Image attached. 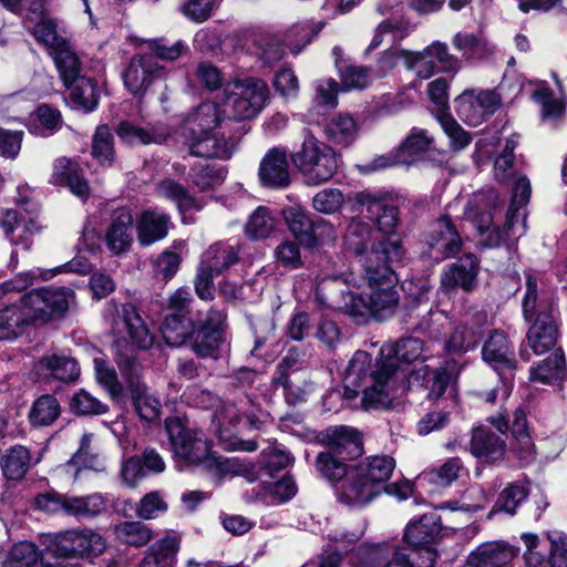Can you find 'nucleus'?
Listing matches in <instances>:
<instances>
[{
  "instance_id": "58836bf2",
  "label": "nucleus",
  "mask_w": 567,
  "mask_h": 567,
  "mask_svg": "<svg viewBox=\"0 0 567 567\" xmlns=\"http://www.w3.org/2000/svg\"><path fill=\"white\" fill-rule=\"evenodd\" d=\"M471 453L480 458L497 461L505 453V442L489 429L477 427L473 431Z\"/></svg>"
},
{
  "instance_id": "4be33fe9",
  "label": "nucleus",
  "mask_w": 567,
  "mask_h": 567,
  "mask_svg": "<svg viewBox=\"0 0 567 567\" xmlns=\"http://www.w3.org/2000/svg\"><path fill=\"white\" fill-rule=\"evenodd\" d=\"M214 416L220 426H236L245 419L255 429L260 427L268 419V414L255 406L248 398L240 399L234 403H223L218 406Z\"/></svg>"
},
{
  "instance_id": "423d86ee",
  "label": "nucleus",
  "mask_w": 567,
  "mask_h": 567,
  "mask_svg": "<svg viewBox=\"0 0 567 567\" xmlns=\"http://www.w3.org/2000/svg\"><path fill=\"white\" fill-rule=\"evenodd\" d=\"M267 83L258 78H246L226 84L224 107L227 118L244 121L257 116L269 99Z\"/></svg>"
},
{
  "instance_id": "a211bd4d",
  "label": "nucleus",
  "mask_w": 567,
  "mask_h": 567,
  "mask_svg": "<svg viewBox=\"0 0 567 567\" xmlns=\"http://www.w3.org/2000/svg\"><path fill=\"white\" fill-rule=\"evenodd\" d=\"M164 78V69L152 54L134 55L123 72L125 87L134 95L144 94L151 85Z\"/></svg>"
},
{
  "instance_id": "f8f14e48",
  "label": "nucleus",
  "mask_w": 567,
  "mask_h": 567,
  "mask_svg": "<svg viewBox=\"0 0 567 567\" xmlns=\"http://www.w3.org/2000/svg\"><path fill=\"white\" fill-rule=\"evenodd\" d=\"M357 202L361 206L367 207L369 215L374 218L381 234H375L369 224L357 218L350 221L347 233H349L351 225L357 221L369 228L373 241H385L390 238H396L402 245L400 237L394 233L399 221V209L388 196L362 192L358 194Z\"/></svg>"
},
{
  "instance_id": "2eb2a0df",
  "label": "nucleus",
  "mask_w": 567,
  "mask_h": 567,
  "mask_svg": "<svg viewBox=\"0 0 567 567\" xmlns=\"http://www.w3.org/2000/svg\"><path fill=\"white\" fill-rule=\"evenodd\" d=\"M458 116L468 125L476 126L501 106L499 95L492 90H466L455 100Z\"/></svg>"
},
{
  "instance_id": "0e129e2a",
  "label": "nucleus",
  "mask_w": 567,
  "mask_h": 567,
  "mask_svg": "<svg viewBox=\"0 0 567 567\" xmlns=\"http://www.w3.org/2000/svg\"><path fill=\"white\" fill-rule=\"evenodd\" d=\"M92 154L101 164L111 163L113 161V135L109 126H97L93 136Z\"/></svg>"
},
{
  "instance_id": "5701e85b",
  "label": "nucleus",
  "mask_w": 567,
  "mask_h": 567,
  "mask_svg": "<svg viewBox=\"0 0 567 567\" xmlns=\"http://www.w3.org/2000/svg\"><path fill=\"white\" fill-rule=\"evenodd\" d=\"M441 532L440 517L435 512L423 514L419 519L412 520L408 524L404 533L405 542L412 547L420 548L427 559V550L436 554L431 547L436 536ZM423 561L422 564H425Z\"/></svg>"
},
{
  "instance_id": "bf43d9fd",
  "label": "nucleus",
  "mask_w": 567,
  "mask_h": 567,
  "mask_svg": "<svg viewBox=\"0 0 567 567\" xmlns=\"http://www.w3.org/2000/svg\"><path fill=\"white\" fill-rule=\"evenodd\" d=\"M70 410L78 415H99L106 413L109 406L87 391L81 389L72 395Z\"/></svg>"
},
{
  "instance_id": "4468645a",
  "label": "nucleus",
  "mask_w": 567,
  "mask_h": 567,
  "mask_svg": "<svg viewBox=\"0 0 567 567\" xmlns=\"http://www.w3.org/2000/svg\"><path fill=\"white\" fill-rule=\"evenodd\" d=\"M289 230L296 239L306 247H315L334 238L333 226L322 219H311L308 212L299 205L282 210Z\"/></svg>"
},
{
  "instance_id": "ddd939ff",
  "label": "nucleus",
  "mask_w": 567,
  "mask_h": 567,
  "mask_svg": "<svg viewBox=\"0 0 567 567\" xmlns=\"http://www.w3.org/2000/svg\"><path fill=\"white\" fill-rule=\"evenodd\" d=\"M117 365L123 375L127 378L131 386L133 405L141 419L153 422L156 421L162 411V404L148 390V388L138 382L141 365L132 351L126 353L117 352Z\"/></svg>"
},
{
  "instance_id": "9b49d317",
  "label": "nucleus",
  "mask_w": 567,
  "mask_h": 567,
  "mask_svg": "<svg viewBox=\"0 0 567 567\" xmlns=\"http://www.w3.org/2000/svg\"><path fill=\"white\" fill-rule=\"evenodd\" d=\"M34 503L37 508L48 513H63L76 518H91L106 509V501L99 493L85 496L43 493L35 497Z\"/></svg>"
},
{
  "instance_id": "412c9836",
  "label": "nucleus",
  "mask_w": 567,
  "mask_h": 567,
  "mask_svg": "<svg viewBox=\"0 0 567 567\" xmlns=\"http://www.w3.org/2000/svg\"><path fill=\"white\" fill-rule=\"evenodd\" d=\"M104 241L107 249L115 256L130 250L133 243V217L128 208L121 207L112 213L105 229Z\"/></svg>"
},
{
  "instance_id": "b1692460",
  "label": "nucleus",
  "mask_w": 567,
  "mask_h": 567,
  "mask_svg": "<svg viewBox=\"0 0 567 567\" xmlns=\"http://www.w3.org/2000/svg\"><path fill=\"white\" fill-rule=\"evenodd\" d=\"M337 495L340 502L350 506H362L371 502L378 493L363 477L354 465L337 486Z\"/></svg>"
},
{
  "instance_id": "ea45409f",
  "label": "nucleus",
  "mask_w": 567,
  "mask_h": 567,
  "mask_svg": "<svg viewBox=\"0 0 567 567\" xmlns=\"http://www.w3.org/2000/svg\"><path fill=\"white\" fill-rule=\"evenodd\" d=\"M33 324L28 310L10 305L0 309V340H13L24 331L28 324Z\"/></svg>"
},
{
  "instance_id": "338daca9",
  "label": "nucleus",
  "mask_w": 567,
  "mask_h": 567,
  "mask_svg": "<svg viewBox=\"0 0 567 567\" xmlns=\"http://www.w3.org/2000/svg\"><path fill=\"white\" fill-rule=\"evenodd\" d=\"M29 29L34 38L47 45L50 51L56 48L60 42H64L66 40L58 34L55 23L47 17H40V20L33 22Z\"/></svg>"
},
{
  "instance_id": "6ab92c4d",
  "label": "nucleus",
  "mask_w": 567,
  "mask_h": 567,
  "mask_svg": "<svg viewBox=\"0 0 567 567\" xmlns=\"http://www.w3.org/2000/svg\"><path fill=\"white\" fill-rule=\"evenodd\" d=\"M427 563L419 564L410 561L403 554L395 551L393 547L379 544L361 548V567H435L437 554L427 550Z\"/></svg>"
},
{
  "instance_id": "aec40b11",
  "label": "nucleus",
  "mask_w": 567,
  "mask_h": 567,
  "mask_svg": "<svg viewBox=\"0 0 567 567\" xmlns=\"http://www.w3.org/2000/svg\"><path fill=\"white\" fill-rule=\"evenodd\" d=\"M477 275L478 261L475 256L467 254L444 268L441 275V289L445 293L456 288L472 291L476 287Z\"/></svg>"
},
{
  "instance_id": "79ce46f5",
  "label": "nucleus",
  "mask_w": 567,
  "mask_h": 567,
  "mask_svg": "<svg viewBox=\"0 0 567 567\" xmlns=\"http://www.w3.org/2000/svg\"><path fill=\"white\" fill-rule=\"evenodd\" d=\"M237 261L238 250L235 246L217 243L204 252L200 266L220 275Z\"/></svg>"
},
{
  "instance_id": "f257e3e1",
  "label": "nucleus",
  "mask_w": 567,
  "mask_h": 567,
  "mask_svg": "<svg viewBox=\"0 0 567 567\" xmlns=\"http://www.w3.org/2000/svg\"><path fill=\"white\" fill-rule=\"evenodd\" d=\"M346 245L357 258L362 276L350 272L334 275L331 279L351 287H360V281L363 280L367 288L362 293H344L340 308L349 316L361 319L371 317L383 321L393 317L400 302L393 265L403 259V246L396 238L373 241L369 228L357 221L351 225L346 236Z\"/></svg>"
},
{
  "instance_id": "864d4df0",
  "label": "nucleus",
  "mask_w": 567,
  "mask_h": 567,
  "mask_svg": "<svg viewBox=\"0 0 567 567\" xmlns=\"http://www.w3.org/2000/svg\"><path fill=\"white\" fill-rule=\"evenodd\" d=\"M114 534L123 544L141 547L153 538L152 529L141 522H124L115 526Z\"/></svg>"
},
{
  "instance_id": "2f4dec72",
  "label": "nucleus",
  "mask_w": 567,
  "mask_h": 567,
  "mask_svg": "<svg viewBox=\"0 0 567 567\" xmlns=\"http://www.w3.org/2000/svg\"><path fill=\"white\" fill-rule=\"evenodd\" d=\"M116 134L125 144L147 145L152 143H164L167 140L169 132L163 125L141 126L130 121H122L116 128Z\"/></svg>"
},
{
  "instance_id": "bb28decb",
  "label": "nucleus",
  "mask_w": 567,
  "mask_h": 567,
  "mask_svg": "<svg viewBox=\"0 0 567 567\" xmlns=\"http://www.w3.org/2000/svg\"><path fill=\"white\" fill-rule=\"evenodd\" d=\"M322 442L330 445L331 452L342 458H353L362 453L361 435L350 426L339 425L327 429L322 433Z\"/></svg>"
},
{
  "instance_id": "72a5a7b5",
  "label": "nucleus",
  "mask_w": 567,
  "mask_h": 567,
  "mask_svg": "<svg viewBox=\"0 0 567 567\" xmlns=\"http://www.w3.org/2000/svg\"><path fill=\"white\" fill-rule=\"evenodd\" d=\"M179 548L181 536L167 534L148 548L141 567H175Z\"/></svg>"
},
{
  "instance_id": "4c0bfd02",
  "label": "nucleus",
  "mask_w": 567,
  "mask_h": 567,
  "mask_svg": "<svg viewBox=\"0 0 567 567\" xmlns=\"http://www.w3.org/2000/svg\"><path fill=\"white\" fill-rule=\"evenodd\" d=\"M565 355L560 350L553 352L529 371V380L542 384H558L567 375Z\"/></svg>"
},
{
  "instance_id": "c03bdc74",
  "label": "nucleus",
  "mask_w": 567,
  "mask_h": 567,
  "mask_svg": "<svg viewBox=\"0 0 567 567\" xmlns=\"http://www.w3.org/2000/svg\"><path fill=\"white\" fill-rule=\"evenodd\" d=\"M359 126L355 120L349 114H338L326 125L327 137L334 144L348 146L358 135Z\"/></svg>"
},
{
  "instance_id": "37998d69",
  "label": "nucleus",
  "mask_w": 567,
  "mask_h": 567,
  "mask_svg": "<svg viewBox=\"0 0 567 567\" xmlns=\"http://www.w3.org/2000/svg\"><path fill=\"white\" fill-rule=\"evenodd\" d=\"M558 326L556 320L532 323L527 331V342L535 354L549 350L557 340Z\"/></svg>"
},
{
  "instance_id": "f3484780",
  "label": "nucleus",
  "mask_w": 567,
  "mask_h": 567,
  "mask_svg": "<svg viewBox=\"0 0 567 567\" xmlns=\"http://www.w3.org/2000/svg\"><path fill=\"white\" fill-rule=\"evenodd\" d=\"M523 315L527 322L556 320L558 311L555 307L553 293L538 286L537 278L533 274L526 275V291L523 299Z\"/></svg>"
},
{
  "instance_id": "49530a36",
  "label": "nucleus",
  "mask_w": 567,
  "mask_h": 567,
  "mask_svg": "<svg viewBox=\"0 0 567 567\" xmlns=\"http://www.w3.org/2000/svg\"><path fill=\"white\" fill-rule=\"evenodd\" d=\"M66 86L70 87L69 99L74 109L91 112L96 107V87L91 79L81 76Z\"/></svg>"
},
{
  "instance_id": "13d9d810",
  "label": "nucleus",
  "mask_w": 567,
  "mask_h": 567,
  "mask_svg": "<svg viewBox=\"0 0 567 567\" xmlns=\"http://www.w3.org/2000/svg\"><path fill=\"white\" fill-rule=\"evenodd\" d=\"M400 55L406 68L414 70L416 75L423 80L430 79L437 70L435 60L429 52V47L421 52L401 50Z\"/></svg>"
},
{
  "instance_id": "7c9ffc66",
  "label": "nucleus",
  "mask_w": 567,
  "mask_h": 567,
  "mask_svg": "<svg viewBox=\"0 0 567 567\" xmlns=\"http://www.w3.org/2000/svg\"><path fill=\"white\" fill-rule=\"evenodd\" d=\"M169 216L156 209L144 210L136 223L137 239L142 246H151L168 234Z\"/></svg>"
},
{
  "instance_id": "052dcab7",
  "label": "nucleus",
  "mask_w": 567,
  "mask_h": 567,
  "mask_svg": "<svg viewBox=\"0 0 567 567\" xmlns=\"http://www.w3.org/2000/svg\"><path fill=\"white\" fill-rule=\"evenodd\" d=\"M319 29L309 23H298L292 25L284 35V43L290 51L298 54L302 48L312 41Z\"/></svg>"
},
{
  "instance_id": "cd10ccee",
  "label": "nucleus",
  "mask_w": 567,
  "mask_h": 567,
  "mask_svg": "<svg viewBox=\"0 0 567 567\" xmlns=\"http://www.w3.org/2000/svg\"><path fill=\"white\" fill-rule=\"evenodd\" d=\"M50 182L54 185L68 186L72 194L83 200L90 195L89 183L82 176L78 163L66 157H60L54 161Z\"/></svg>"
},
{
  "instance_id": "f03ea898",
  "label": "nucleus",
  "mask_w": 567,
  "mask_h": 567,
  "mask_svg": "<svg viewBox=\"0 0 567 567\" xmlns=\"http://www.w3.org/2000/svg\"><path fill=\"white\" fill-rule=\"evenodd\" d=\"M400 380L393 360L382 354L373 359L367 351L358 350L343 371V396L351 400L361 391L364 410L389 409L398 395Z\"/></svg>"
},
{
  "instance_id": "e433bc0d",
  "label": "nucleus",
  "mask_w": 567,
  "mask_h": 567,
  "mask_svg": "<svg viewBox=\"0 0 567 567\" xmlns=\"http://www.w3.org/2000/svg\"><path fill=\"white\" fill-rule=\"evenodd\" d=\"M380 354H382L384 359L393 360L396 367H399V361L412 363L422 357L423 342L419 338L414 337L403 338L396 343H386L382 346ZM398 370L401 378V386L405 379V373L401 372L400 368H398Z\"/></svg>"
},
{
  "instance_id": "09e8293b",
  "label": "nucleus",
  "mask_w": 567,
  "mask_h": 567,
  "mask_svg": "<svg viewBox=\"0 0 567 567\" xmlns=\"http://www.w3.org/2000/svg\"><path fill=\"white\" fill-rule=\"evenodd\" d=\"M461 468L462 462L460 458L452 457L441 466L423 472L419 480L420 482L427 483L433 487H446L458 477Z\"/></svg>"
},
{
  "instance_id": "c756f323",
  "label": "nucleus",
  "mask_w": 567,
  "mask_h": 567,
  "mask_svg": "<svg viewBox=\"0 0 567 567\" xmlns=\"http://www.w3.org/2000/svg\"><path fill=\"white\" fill-rule=\"evenodd\" d=\"M516 550L503 543H485L480 545L467 557L468 567H511Z\"/></svg>"
},
{
  "instance_id": "a19ab883",
  "label": "nucleus",
  "mask_w": 567,
  "mask_h": 567,
  "mask_svg": "<svg viewBox=\"0 0 567 567\" xmlns=\"http://www.w3.org/2000/svg\"><path fill=\"white\" fill-rule=\"evenodd\" d=\"M65 85L81 78V62L68 40L50 51Z\"/></svg>"
},
{
  "instance_id": "a18cd8bd",
  "label": "nucleus",
  "mask_w": 567,
  "mask_h": 567,
  "mask_svg": "<svg viewBox=\"0 0 567 567\" xmlns=\"http://www.w3.org/2000/svg\"><path fill=\"white\" fill-rule=\"evenodd\" d=\"M156 194L162 198L175 203L182 214L192 209L199 210L202 208L183 185L171 178L164 179L156 185Z\"/></svg>"
},
{
  "instance_id": "473e14b6",
  "label": "nucleus",
  "mask_w": 567,
  "mask_h": 567,
  "mask_svg": "<svg viewBox=\"0 0 567 567\" xmlns=\"http://www.w3.org/2000/svg\"><path fill=\"white\" fill-rule=\"evenodd\" d=\"M0 227L12 245H21L25 250L30 249L33 243L32 236L41 228L33 219L21 224L18 214L11 209L2 212Z\"/></svg>"
},
{
  "instance_id": "de8ad7c7",
  "label": "nucleus",
  "mask_w": 567,
  "mask_h": 567,
  "mask_svg": "<svg viewBox=\"0 0 567 567\" xmlns=\"http://www.w3.org/2000/svg\"><path fill=\"white\" fill-rule=\"evenodd\" d=\"M458 371L460 369L457 367V363L453 361L449 362L445 367L431 371V373L429 372L427 367H424L417 371V374L423 372L424 377L429 375V398L439 399L452 384L453 380H455Z\"/></svg>"
},
{
  "instance_id": "5fc2aeb1",
  "label": "nucleus",
  "mask_w": 567,
  "mask_h": 567,
  "mask_svg": "<svg viewBox=\"0 0 567 567\" xmlns=\"http://www.w3.org/2000/svg\"><path fill=\"white\" fill-rule=\"evenodd\" d=\"M340 458V456L332 452H321L316 458L317 471L332 484H339L351 468Z\"/></svg>"
},
{
  "instance_id": "c85d7f7f",
  "label": "nucleus",
  "mask_w": 567,
  "mask_h": 567,
  "mask_svg": "<svg viewBox=\"0 0 567 567\" xmlns=\"http://www.w3.org/2000/svg\"><path fill=\"white\" fill-rule=\"evenodd\" d=\"M259 177L264 185L284 188L289 185L287 152L284 148L269 150L261 159Z\"/></svg>"
},
{
  "instance_id": "3c124183",
  "label": "nucleus",
  "mask_w": 567,
  "mask_h": 567,
  "mask_svg": "<svg viewBox=\"0 0 567 567\" xmlns=\"http://www.w3.org/2000/svg\"><path fill=\"white\" fill-rule=\"evenodd\" d=\"M276 228V220L269 209L259 206L249 216L245 225V234L250 239L268 238Z\"/></svg>"
},
{
  "instance_id": "6e6552de",
  "label": "nucleus",
  "mask_w": 567,
  "mask_h": 567,
  "mask_svg": "<svg viewBox=\"0 0 567 567\" xmlns=\"http://www.w3.org/2000/svg\"><path fill=\"white\" fill-rule=\"evenodd\" d=\"M291 158L307 183L312 185L331 179L339 166L336 152L311 133L305 135L300 150L295 152Z\"/></svg>"
},
{
  "instance_id": "a878e982",
  "label": "nucleus",
  "mask_w": 567,
  "mask_h": 567,
  "mask_svg": "<svg viewBox=\"0 0 567 567\" xmlns=\"http://www.w3.org/2000/svg\"><path fill=\"white\" fill-rule=\"evenodd\" d=\"M429 247L432 257L436 259H445L460 251L461 238L449 217L444 216L435 221Z\"/></svg>"
},
{
  "instance_id": "69168bd1",
  "label": "nucleus",
  "mask_w": 567,
  "mask_h": 567,
  "mask_svg": "<svg viewBox=\"0 0 567 567\" xmlns=\"http://www.w3.org/2000/svg\"><path fill=\"white\" fill-rule=\"evenodd\" d=\"M527 497V491L523 485L509 484L505 487L495 504V507L491 511L489 515L497 511L506 512L511 515L515 514L517 506Z\"/></svg>"
},
{
  "instance_id": "603ef678",
  "label": "nucleus",
  "mask_w": 567,
  "mask_h": 567,
  "mask_svg": "<svg viewBox=\"0 0 567 567\" xmlns=\"http://www.w3.org/2000/svg\"><path fill=\"white\" fill-rule=\"evenodd\" d=\"M3 474L9 480H20L27 473L30 465V453L22 445H16L8 450L1 460Z\"/></svg>"
},
{
  "instance_id": "8fccbe9b",
  "label": "nucleus",
  "mask_w": 567,
  "mask_h": 567,
  "mask_svg": "<svg viewBox=\"0 0 567 567\" xmlns=\"http://www.w3.org/2000/svg\"><path fill=\"white\" fill-rule=\"evenodd\" d=\"M61 413L60 403L53 395L44 394L34 401L29 412L30 422L37 426L52 424Z\"/></svg>"
},
{
  "instance_id": "6e6d98bb",
  "label": "nucleus",
  "mask_w": 567,
  "mask_h": 567,
  "mask_svg": "<svg viewBox=\"0 0 567 567\" xmlns=\"http://www.w3.org/2000/svg\"><path fill=\"white\" fill-rule=\"evenodd\" d=\"M40 364L61 381H72L80 374L76 361L70 357L51 354L42 358Z\"/></svg>"
},
{
  "instance_id": "0eeeda50",
  "label": "nucleus",
  "mask_w": 567,
  "mask_h": 567,
  "mask_svg": "<svg viewBox=\"0 0 567 567\" xmlns=\"http://www.w3.org/2000/svg\"><path fill=\"white\" fill-rule=\"evenodd\" d=\"M174 456L187 465H198L210 458V444L200 429L190 425L185 415L165 420Z\"/></svg>"
},
{
  "instance_id": "dca6fc26",
  "label": "nucleus",
  "mask_w": 567,
  "mask_h": 567,
  "mask_svg": "<svg viewBox=\"0 0 567 567\" xmlns=\"http://www.w3.org/2000/svg\"><path fill=\"white\" fill-rule=\"evenodd\" d=\"M487 327V315L477 312L475 315L462 318L454 326L447 340L445 341V351L449 354H464L474 350L482 339Z\"/></svg>"
},
{
  "instance_id": "20e7f679",
  "label": "nucleus",
  "mask_w": 567,
  "mask_h": 567,
  "mask_svg": "<svg viewBox=\"0 0 567 567\" xmlns=\"http://www.w3.org/2000/svg\"><path fill=\"white\" fill-rule=\"evenodd\" d=\"M226 118L227 110L221 111L213 102L202 103L188 113L182 126V135L192 155L221 159L231 156L246 131L241 126L238 135H217L215 130L226 123Z\"/></svg>"
},
{
  "instance_id": "f704fd0d",
  "label": "nucleus",
  "mask_w": 567,
  "mask_h": 567,
  "mask_svg": "<svg viewBox=\"0 0 567 567\" xmlns=\"http://www.w3.org/2000/svg\"><path fill=\"white\" fill-rule=\"evenodd\" d=\"M395 460L390 455H373L364 458L354 466L379 494L384 483L395 468Z\"/></svg>"
},
{
  "instance_id": "680f3d73",
  "label": "nucleus",
  "mask_w": 567,
  "mask_h": 567,
  "mask_svg": "<svg viewBox=\"0 0 567 567\" xmlns=\"http://www.w3.org/2000/svg\"><path fill=\"white\" fill-rule=\"evenodd\" d=\"M452 44L465 60H472L486 51V42L483 38L467 32H458L452 39Z\"/></svg>"
},
{
  "instance_id": "9d476101",
  "label": "nucleus",
  "mask_w": 567,
  "mask_h": 567,
  "mask_svg": "<svg viewBox=\"0 0 567 567\" xmlns=\"http://www.w3.org/2000/svg\"><path fill=\"white\" fill-rule=\"evenodd\" d=\"M75 293L68 287H48L34 289L22 297L33 324L48 323L62 318L75 306Z\"/></svg>"
},
{
  "instance_id": "1a4fd4ad",
  "label": "nucleus",
  "mask_w": 567,
  "mask_h": 567,
  "mask_svg": "<svg viewBox=\"0 0 567 567\" xmlns=\"http://www.w3.org/2000/svg\"><path fill=\"white\" fill-rule=\"evenodd\" d=\"M107 548L102 534L90 527L69 528L52 535L49 550L55 557L66 559H93Z\"/></svg>"
},
{
  "instance_id": "4d7b16f0",
  "label": "nucleus",
  "mask_w": 567,
  "mask_h": 567,
  "mask_svg": "<svg viewBox=\"0 0 567 567\" xmlns=\"http://www.w3.org/2000/svg\"><path fill=\"white\" fill-rule=\"evenodd\" d=\"M189 179L199 192H205L220 184L225 173L207 162H198L192 167Z\"/></svg>"
},
{
  "instance_id": "c9c22d12",
  "label": "nucleus",
  "mask_w": 567,
  "mask_h": 567,
  "mask_svg": "<svg viewBox=\"0 0 567 567\" xmlns=\"http://www.w3.org/2000/svg\"><path fill=\"white\" fill-rule=\"evenodd\" d=\"M121 318L130 341L138 349H148L154 342V336L132 303L123 305Z\"/></svg>"
},
{
  "instance_id": "774afa93",
  "label": "nucleus",
  "mask_w": 567,
  "mask_h": 567,
  "mask_svg": "<svg viewBox=\"0 0 567 567\" xmlns=\"http://www.w3.org/2000/svg\"><path fill=\"white\" fill-rule=\"evenodd\" d=\"M39 560V550L33 543L20 542L16 544L7 559L8 567H32Z\"/></svg>"
},
{
  "instance_id": "393cba45",
  "label": "nucleus",
  "mask_w": 567,
  "mask_h": 567,
  "mask_svg": "<svg viewBox=\"0 0 567 567\" xmlns=\"http://www.w3.org/2000/svg\"><path fill=\"white\" fill-rule=\"evenodd\" d=\"M483 360L497 371L514 370L516 367L515 352L508 337L494 330L482 347Z\"/></svg>"
},
{
  "instance_id": "39448f33",
  "label": "nucleus",
  "mask_w": 567,
  "mask_h": 567,
  "mask_svg": "<svg viewBox=\"0 0 567 567\" xmlns=\"http://www.w3.org/2000/svg\"><path fill=\"white\" fill-rule=\"evenodd\" d=\"M225 315L210 309L206 318L196 321L178 313H168L162 323L161 333L168 346L189 344L199 357H215L221 342Z\"/></svg>"
},
{
  "instance_id": "e2e57ef3",
  "label": "nucleus",
  "mask_w": 567,
  "mask_h": 567,
  "mask_svg": "<svg viewBox=\"0 0 567 567\" xmlns=\"http://www.w3.org/2000/svg\"><path fill=\"white\" fill-rule=\"evenodd\" d=\"M526 426L527 420L525 412L520 409H516L513 415L511 429L520 445L519 457L525 462H528L533 458L534 452L532 440L526 432Z\"/></svg>"
},
{
  "instance_id": "7ed1b4c3",
  "label": "nucleus",
  "mask_w": 567,
  "mask_h": 567,
  "mask_svg": "<svg viewBox=\"0 0 567 567\" xmlns=\"http://www.w3.org/2000/svg\"><path fill=\"white\" fill-rule=\"evenodd\" d=\"M532 193L529 179L522 175L515 179L512 189L511 204L506 210L503 229L494 224V214L498 209L499 196L496 190L488 189L485 193L475 195L465 209V216L470 219L482 235V243L486 247H497L511 237L520 213L529 202ZM523 217V231L525 233L526 214Z\"/></svg>"
}]
</instances>
